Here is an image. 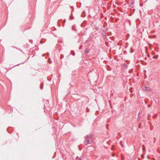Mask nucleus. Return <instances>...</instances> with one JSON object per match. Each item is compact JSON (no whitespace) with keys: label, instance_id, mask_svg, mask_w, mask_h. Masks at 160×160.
<instances>
[{"label":"nucleus","instance_id":"15","mask_svg":"<svg viewBox=\"0 0 160 160\" xmlns=\"http://www.w3.org/2000/svg\"><path fill=\"white\" fill-rule=\"evenodd\" d=\"M82 45H81L80 46V47L79 49H81L82 48Z\"/></svg>","mask_w":160,"mask_h":160},{"label":"nucleus","instance_id":"19","mask_svg":"<svg viewBox=\"0 0 160 160\" xmlns=\"http://www.w3.org/2000/svg\"><path fill=\"white\" fill-rule=\"evenodd\" d=\"M45 55V54H43L42 55V56H44V55Z\"/></svg>","mask_w":160,"mask_h":160},{"label":"nucleus","instance_id":"7","mask_svg":"<svg viewBox=\"0 0 160 160\" xmlns=\"http://www.w3.org/2000/svg\"><path fill=\"white\" fill-rule=\"evenodd\" d=\"M60 59H62L64 57L63 55L62 54H61L60 55Z\"/></svg>","mask_w":160,"mask_h":160},{"label":"nucleus","instance_id":"17","mask_svg":"<svg viewBox=\"0 0 160 160\" xmlns=\"http://www.w3.org/2000/svg\"><path fill=\"white\" fill-rule=\"evenodd\" d=\"M78 160H82V159L81 158H78Z\"/></svg>","mask_w":160,"mask_h":160},{"label":"nucleus","instance_id":"23","mask_svg":"<svg viewBox=\"0 0 160 160\" xmlns=\"http://www.w3.org/2000/svg\"><path fill=\"white\" fill-rule=\"evenodd\" d=\"M78 158V157H76V158Z\"/></svg>","mask_w":160,"mask_h":160},{"label":"nucleus","instance_id":"8","mask_svg":"<svg viewBox=\"0 0 160 160\" xmlns=\"http://www.w3.org/2000/svg\"><path fill=\"white\" fill-rule=\"evenodd\" d=\"M99 28V27H95V29L97 30H98Z\"/></svg>","mask_w":160,"mask_h":160},{"label":"nucleus","instance_id":"3","mask_svg":"<svg viewBox=\"0 0 160 160\" xmlns=\"http://www.w3.org/2000/svg\"><path fill=\"white\" fill-rule=\"evenodd\" d=\"M89 52V50L88 48H86L85 49V53L86 54L88 53Z\"/></svg>","mask_w":160,"mask_h":160},{"label":"nucleus","instance_id":"2","mask_svg":"<svg viewBox=\"0 0 160 160\" xmlns=\"http://www.w3.org/2000/svg\"><path fill=\"white\" fill-rule=\"evenodd\" d=\"M143 90L145 91H149L150 90V88L149 87L146 86L144 85L142 88Z\"/></svg>","mask_w":160,"mask_h":160},{"label":"nucleus","instance_id":"16","mask_svg":"<svg viewBox=\"0 0 160 160\" xmlns=\"http://www.w3.org/2000/svg\"><path fill=\"white\" fill-rule=\"evenodd\" d=\"M143 150L144 149H145V147H144V145H143Z\"/></svg>","mask_w":160,"mask_h":160},{"label":"nucleus","instance_id":"10","mask_svg":"<svg viewBox=\"0 0 160 160\" xmlns=\"http://www.w3.org/2000/svg\"><path fill=\"white\" fill-rule=\"evenodd\" d=\"M50 58L48 59V62L49 63H51V62L50 61Z\"/></svg>","mask_w":160,"mask_h":160},{"label":"nucleus","instance_id":"22","mask_svg":"<svg viewBox=\"0 0 160 160\" xmlns=\"http://www.w3.org/2000/svg\"><path fill=\"white\" fill-rule=\"evenodd\" d=\"M108 124H107V126H107H107H108Z\"/></svg>","mask_w":160,"mask_h":160},{"label":"nucleus","instance_id":"13","mask_svg":"<svg viewBox=\"0 0 160 160\" xmlns=\"http://www.w3.org/2000/svg\"><path fill=\"white\" fill-rule=\"evenodd\" d=\"M65 21H66L65 20V19H64V21H63V24H64V23H65Z\"/></svg>","mask_w":160,"mask_h":160},{"label":"nucleus","instance_id":"12","mask_svg":"<svg viewBox=\"0 0 160 160\" xmlns=\"http://www.w3.org/2000/svg\"><path fill=\"white\" fill-rule=\"evenodd\" d=\"M150 114H148V120H149L150 119V118L149 117H150Z\"/></svg>","mask_w":160,"mask_h":160},{"label":"nucleus","instance_id":"18","mask_svg":"<svg viewBox=\"0 0 160 160\" xmlns=\"http://www.w3.org/2000/svg\"><path fill=\"white\" fill-rule=\"evenodd\" d=\"M20 64H18L16 65H15L14 67L15 66H18L19 65H20Z\"/></svg>","mask_w":160,"mask_h":160},{"label":"nucleus","instance_id":"6","mask_svg":"<svg viewBox=\"0 0 160 160\" xmlns=\"http://www.w3.org/2000/svg\"><path fill=\"white\" fill-rule=\"evenodd\" d=\"M43 84H41L40 86V89H43Z\"/></svg>","mask_w":160,"mask_h":160},{"label":"nucleus","instance_id":"21","mask_svg":"<svg viewBox=\"0 0 160 160\" xmlns=\"http://www.w3.org/2000/svg\"><path fill=\"white\" fill-rule=\"evenodd\" d=\"M70 18H71V19H72V18H71V16H70Z\"/></svg>","mask_w":160,"mask_h":160},{"label":"nucleus","instance_id":"20","mask_svg":"<svg viewBox=\"0 0 160 160\" xmlns=\"http://www.w3.org/2000/svg\"><path fill=\"white\" fill-rule=\"evenodd\" d=\"M47 54L48 55L49 54V53L48 52V53H47Z\"/></svg>","mask_w":160,"mask_h":160},{"label":"nucleus","instance_id":"14","mask_svg":"<svg viewBox=\"0 0 160 160\" xmlns=\"http://www.w3.org/2000/svg\"><path fill=\"white\" fill-rule=\"evenodd\" d=\"M87 111L89 112V110L88 108H87Z\"/></svg>","mask_w":160,"mask_h":160},{"label":"nucleus","instance_id":"5","mask_svg":"<svg viewBox=\"0 0 160 160\" xmlns=\"http://www.w3.org/2000/svg\"><path fill=\"white\" fill-rule=\"evenodd\" d=\"M158 55H156L153 57V58L154 59H156L158 57Z\"/></svg>","mask_w":160,"mask_h":160},{"label":"nucleus","instance_id":"1","mask_svg":"<svg viewBox=\"0 0 160 160\" xmlns=\"http://www.w3.org/2000/svg\"><path fill=\"white\" fill-rule=\"evenodd\" d=\"M92 135V134L87 135L85 137V140L84 141V143L86 145L88 144H90L92 142L93 140L91 138Z\"/></svg>","mask_w":160,"mask_h":160},{"label":"nucleus","instance_id":"9","mask_svg":"<svg viewBox=\"0 0 160 160\" xmlns=\"http://www.w3.org/2000/svg\"><path fill=\"white\" fill-rule=\"evenodd\" d=\"M72 30H74L75 31H76V32H77V30L76 29H74V27H73V26L72 27Z\"/></svg>","mask_w":160,"mask_h":160},{"label":"nucleus","instance_id":"4","mask_svg":"<svg viewBox=\"0 0 160 160\" xmlns=\"http://www.w3.org/2000/svg\"><path fill=\"white\" fill-rule=\"evenodd\" d=\"M71 53L73 56L75 55V53L73 51H71Z\"/></svg>","mask_w":160,"mask_h":160},{"label":"nucleus","instance_id":"11","mask_svg":"<svg viewBox=\"0 0 160 160\" xmlns=\"http://www.w3.org/2000/svg\"><path fill=\"white\" fill-rule=\"evenodd\" d=\"M157 114H156L155 115H153V118H155L156 117V116H157Z\"/></svg>","mask_w":160,"mask_h":160}]
</instances>
